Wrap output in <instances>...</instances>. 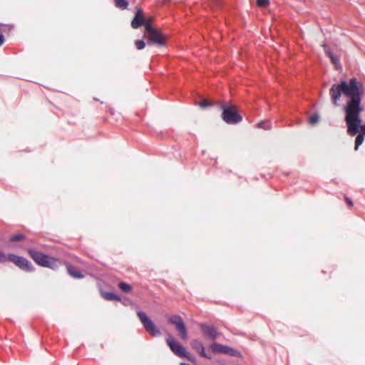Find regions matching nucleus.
I'll return each mask as SVG.
<instances>
[{
    "instance_id": "obj_1",
    "label": "nucleus",
    "mask_w": 365,
    "mask_h": 365,
    "mask_svg": "<svg viewBox=\"0 0 365 365\" xmlns=\"http://www.w3.org/2000/svg\"><path fill=\"white\" fill-rule=\"evenodd\" d=\"M364 93L362 83L352 78L349 81H341L334 83L329 89L331 103L339 106L341 98H346L344 106V120L347 125V133L351 136L356 135L360 130L365 133V124L361 125L360 114L363 111L361 99Z\"/></svg>"
},
{
    "instance_id": "obj_2",
    "label": "nucleus",
    "mask_w": 365,
    "mask_h": 365,
    "mask_svg": "<svg viewBox=\"0 0 365 365\" xmlns=\"http://www.w3.org/2000/svg\"><path fill=\"white\" fill-rule=\"evenodd\" d=\"M29 254L35 262L41 267L55 269L59 264L58 259L51 257L34 250H29Z\"/></svg>"
},
{
    "instance_id": "obj_3",
    "label": "nucleus",
    "mask_w": 365,
    "mask_h": 365,
    "mask_svg": "<svg viewBox=\"0 0 365 365\" xmlns=\"http://www.w3.org/2000/svg\"><path fill=\"white\" fill-rule=\"evenodd\" d=\"M7 258L9 261L12 262L23 270L26 272H31L33 270L31 262L26 258L14 254H9L8 257H6L3 252H0V262H5L7 260Z\"/></svg>"
},
{
    "instance_id": "obj_4",
    "label": "nucleus",
    "mask_w": 365,
    "mask_h": 365,
    "mask_svg": "<svg viewBox=\"0 0 365 365\" xmlns=\"http://www.w3.org/2000/svg\"><path fill=\"white\" fill-rule=\"evenodd\" d=\"M222 118L227 123L236 124L242 121V118L236 112L235 106H222Z\"/></svg>"
},
{
    "instance_id": "obj_5",
    "label": "nucleus",
    "mask_w": 365,
    "mask_h": 365,
    "mask_svg": "<svg viewBox=\"0 0 365 365\" xmlns=\"http://www.w3.org/2000/svg\"><path fill=\"white\" fill-rule=\"evenodd\" d=\"M137 315L143 324L145 329L152 336H157L160 335L159 329L154 324L153 321L143 312H138Z\"/></svg>"
},
{
    "instance_id": "obj_6",
    "label": "nucleus",
    "mask_w": 365,
    "mask_h": 365,
    "mask_svg": "<svg viewBox=\"0 0 365 365\" xmlns=\"http://www.w3.org/2000/svg\"><path fill=\"white\" fill-rule=\"evenodd\" d=\"M168 322L175 325L176 329L179 332L180 337L182 340L187 339V331L185 325L179 315H174L169 318Z\"/></svg>"
},
{
    "instance_id": "obj_7",
    "label": "nucleus",
    "mask_w": 365,
    "mask_h": 365,
    "mask_svg": "<svg viewBox=\"0 0 365 365\" xmlns=\"http://www.w3.org/2000/svg\"><path fill=\"white\" fill-rule=\"evenodd\" d=\"M210 349L214 353H222L233 356H240V353L237 350H235L232 348L229 347L227 346L222 345L217 343L212 344L210 346Z\"/></svg>"
},
{
    "instance_id": "obj_8",
    "label": "nucleus",
    "mask_w": 365,
    "mask_h": 365,
    "mask_svg": "<svg viewBox=\"0 0 365 365\" xmlns=\"http://www.w3.org/2000/svg\"><path fill=\"white\" fill-rule=\"evenodd\" d=\"M166 342L171 351L177 356L181 357L186 353V349L175 339L172 337L166 339Z\"/></svg>"
},
{
    "instance_id": "obj_9",
    "label": "nucleus",
    "mask_w": 365,
    "mask_h": 365,
    "mask_svg": "<svg viewBox=\"0 0 365 365\" xmlns=\"http://www.w3.org/2000/svg\"><path fill=\"white\" fill-rule=\"evenodd\" d=\"M200 329L202 333L211 339H216L220 334L217 331L216 329L212 326L205 325L204 324H200Z\"/></svg>"
},
{
    "instance_id": "obj_10",
    "label": "nucleus",
    "mask_w": 365,
    "mask_h": 365,
    "mask_svg": "<svg viewBox=\"0 0 365 365\" xmlns=\"http://www.w3.org/2000/svg\"><path fill=\"white\" fill-rule=\"evenodd\" d=\"M148 36V43H153L159 46H163L165 43V38L160 32L155 31Z\"/></svg>"
},
{
    "instance_id": "obj_11",
    "label": "nucleus",
    "mask_w": 365,
    "mask_h": 365,
    "mask_svg": "<svg viewBox=\"0 0 365 365\" xmlns=\"http://www.w3.org/2000/svg\"><path fill=\"white\" fill-rule=\"evenodd\" d=\"M322 46L324 48L325 53L330 58L331 62L334 64L336 69H340L341 68V65L340 63L339 58L334 56L326 44H323Z\"/></svg>"
},
{
    "instance_id": "obj_12",
    "label": "nucleus",
    "mask_w": 365,
    "mask_h": 365,
    "mask_svg": "<svg viewBox=\"0 0 365 365\" xmlns=\"http://www.w3.org/2000/svg\"><path fill=\"white\" fill-rule=\"evenodd\" d=\"M191 346L193 349H195L199 354L205 358L210 359V357L207 355L205 352V348L201 341L199 340H192L191 341Z\"/></svg>"
},
{
    "instance_id": "obj_13",
    "label": "nucleus",
    "mask_w": 365,
    "mask_h": 365,
    "mask_svg": "<svg viewBox=\"0 0 365 365\" xmlns=\"http://www.w3.org/2000/svg\"><path fill=\"white\" fill-rule=\"evenodd\" d=\"M67 270L68 274L73 278L80 279L83 277V274L76 268L70 264L67 265Z\"/></svg>"
},
{
    "instance_id": "obj_14",
    "label": "nucleus",
    "mask_w": 365,
    "mask_h": 365,
    "mask_svg": "<svg viewBox=\"0 0 365 365\" xmlns=\"http://www.w3.org/2000/svg\"><path fill=\"white\" fill-rule=\"evenodd\" d=\"M145 24V19L142 16H134L132 22L131 26L133 29H138L140 26H143Z\"/></svg>"
},
{
    "instance_id": "obj_15",
    "label": "nucleus",
    "mask_w": 365,
    "mask_h": 365,
    "mask_svg": "<svg viewBox=\"0 0 365 365\" xmlns=\"http://www.w3.org/2000/svg\"><path fill=\"white\" fill-rule=\"evenodd\" d=\"M103 297L105 299L112 301V300H120V298L112 292H104L103 293Z\"/></svg>"
},
{
    "instance_id": "obj_16",
    "label": "nucleus",
    "mask_w": 365,
    "mask_h": 365,
    "mask_svg": "<svg viewBox=\"0 0 365 365\" xmlns=\"http://www.w3.org/2000/svg\"><path fill=\"white\" fill-rule=\"evenodd\" d=\"M115 6L120 9H125L128 3L126 0H114Z\"/></svg>"
},
{
    "instance_id": "obj_17",
    "label": "nucleus",
    "mask_w": 365,
    "mask_h": 365,
    "mask_svg": "<svg viewBox=\"0 0 365 365\" xmlns=\"http://www.w3.org/2000/svg\"><path fill=\"white\" fill-rule=\"evenodd\" d=\"M118 287L123 292H125V293H128L129 292L131 291L132 289V287L130 284L125 283V282H121L118 284Z\"/></svg>"
},
{
    "instance_id": "obj_18",
    "label": "nucleus",
    "mask_w": 365,
    "mask_h": 365,
    "mask_svg": "<svg viewBox=\"0 0 365 365\" xmlns=\"http://www.w3.org/2000/svg\"><path fill=\"white\" fill-rule=\"evenodd\" d=\"M364 137L362 134H359L355 139V146L354 149L356 150L359 148V146L361 145L364 142Z\"/></svg>"
},
{
    "instance_id": "obj_19",
    "label": "nucleus",
    "mask_w": 365,
    "mask_h": 365,
    "mask_svg": "<svg viewBox=\"0 0 365 365\" xmlns=\"http://www.w3.org/2000/svg\"><path fill=\"white\" fill-rule=\"evenodd\" d=\"M143 25L145 26L148 36L156 31L154 28H153L150 23L146 22L145 21Z\"/></svg>"
},
{
    "instance_id": "obj_20",
    "label": "nucleus",
    "mask_w": 365,
    "mask_h": 365,
    "mask_svg": "<svg viewBox=\"0 0 365 365\" xmlns=\"http://www.w3.org/2000/svg\"><path fill=\"white\" fill-rule=\"evenodd\" d=\"M257 126L259 128H264L265 130H268V129H270L271 128V124H270V122L269 121H262L260 123H259L257 124Z\"/></svg>"
},
{
    "instance_id": "obj_21",
    "label": "nucleus",
    "mask_w": 365,
    "mask_h": 365,
    "mask_svg": "<svg viewBox=\"0 0 365 365\" xmlns=\"http://www.w3.org/2000/svg\"><path fill=\"white\" fill-rule=\"evenodd\" d=\"M135 45L136 46V48L138 49V50H141L143 48H144L145 46V43L142 40H136L135 41Z\"/></svg>"
},
{
    "instance_id": "obj_22",
    "label": "nucleus",
    "mask_w": 365,
    "mask_h": 365,
    "mask_svg": "<svg viewBox=\"0 0 365 365\" xmlns=\"http://www.w3.org/2000/svg\"><path fill=\"white\" fill-rule=\"evenodd\" d=\"M319 120V117L317 114L312 115L309 117V123L312 125L318 123Z\"/></svg>"
},
{
    "instance_id": "obj_23",
    "label": "nucleus",
    "mask_w": 365,
    "mask_h": 365,
    "mask_svg": "<svg viewBox=\"0 0 365 365\" xmlns=\"http://www.w3.org/2000/svg\"><path fill=\"white\" fill-rule=\"evenodd\" d=\"M182 357H185L186 358L188 361H191V362H195V358L194 356H192V354H190V353H188L187 351H186V353L185 355H182Z\"/></svg>"
},
{
    "instance_id": "obj_24",
    "label": "nucleus",
    "mask_w": 365,
    "mask_h": 365,
    "mask_svg": "<svg viewBox=\"0 0 365 365\" xmlns=\"http://www.w3.org/2000/svg\"><path fill=\"white\" fill-rule=\"evenodd\" d=\"M257 6L259 7H265L269 4L268 0H257Z\"/></svg>"
},
{
    "instance_id": "obj_25",
    "label": "nucleus",
    "mask_w": 365,
    "mask_h": 365,
    "mask_svg": "<svg viewBox=\"0 0 365 365\" xmlns=\"http://www.w3.org/2000/svg\"><path fill=\"white\" fill-rule=\"evenodd\" d=\"M199 106L202 108H205L210 107L211 106V103H210L208 101L205 100H202L199 103Z\"/></svg>"
},
{
    "instance_id": "obj_26",
    "label": "nucleus",
    "mask_w": 365,
    "mask_h": 365,
    "mask_svg": "<svg viewBox=\"0 0 365 365\" xmlns=\"http://www.w3.org/2000/svg\"><path fill=\"white\" fill-rule=\"evenodd\" d=\"M24 238V236L22 235V234H19V235H14L13 237H11V241H19V240H21Z\"/></svg>"
},
{
    "instance_id": "obj_27",
    "label": "nucleus",
    "mask_w": 365,
    "mask_h": 365,
    "mask_svg": "<svg viewBox=\"0 0 365 365\" xmlns=\"http://www.w3.org/2000/svg\"><path fill=\"white\" fill-rule=\"evenodd\" d=\"M135 16H142L143 17V10L140 9H138L135 13Z\"/></svg>"
},
{
    "instance_id": "obj_28",
    "label": "nucleus",
    "mask_w": 365,
    "mask_h": 365,
    "mask_svg": "<svg viewBox=\"0 0 365 365\" xmlns=\"http://www.w3.org/2000/svg\"><path fill=\"white\" fill-rule=\"evenodd\" d=\"M4 42V37L2 34H0V46H1Z\"/></svg>"
},
{
    "instance_id": "obj_29",
    "label": "nucleus",
    "mask_w": 365,
    "mask_h": 365,
    "mask_svg": "<svg viewBox=\"0 0 365 365\" xmlns=\"http://www.w3.org/2000/svg\"><path fill=\"white\" fill-rule=\"evenodd\" d=\"M346 202H347L350 206H352V205H353V202H352V201H351L350 199H349L348 197H346Z\"/></svg>"
}]
</instances>
